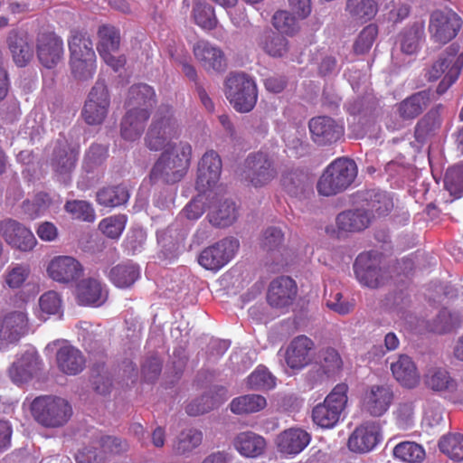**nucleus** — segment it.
<instances>
[{
  "label": "nucleus",
  "instance_id": "338daca9",
  "mask_svg": "<svg viewBox=\"0 0 463 463\" xmlns=\"http://www.w3.org/2000/svg\"><path fill=\"white\" fill-rule=\"evenodd\" d=\"M97 445L105 452L106 458L109 453H121L129 448L127 440L113 436L99 435L95 438Z\"/></svg>",
  "mask_w": 463,
  "mask_h": 463
},
{
  "label": "nucleus",
  "instance_id": "9d476101",
  "mask_svg": "<svg viewBox=\"0 0 463 463\" xmlns=\"http://www.w3.org/2000/svg\"><path fill=\"white\" fill-rule=\"evenodd\" d=\"M463 66V53L457 55L454 49H450L442 54L436 61L427 72L428 80L430 81L437 80L444 75L442 80L437 87V93L443 94L457 80Z\"/></svg>",
  "mask_w": 463,
  "mask_h": 463
},
{
  "label": "nucleus",
  "instance_id": "bb28decb",
  "mask_svg": "<svg viewBox=\"0 0 463 463\" xmlns=\"http://www.w3.org/2000/svg\"><path fill=\"white\" fill-rule=\"evenodd\" d=\"M221 172L222 161L219 155L213 150L206 152L203 156L198 166L196 180L198 188L204 191L214 185L219 180Z\"/></svg>",
  "mask_w": 463,
  "mask_h": 463
},
{
  "label": "nucleus",
  "instance_id": "cd10ccee",
  "mask_svg": "<svg viewBox=\"0 0 463 463\" xmlns=\"http://www.w3.org/2000/svg\"><path fill=\"white\" fill-rule=\"evenodd\" d=\"M75 294L78 303L82 306L99 307L108 298L104 285L94 278L81 279L76 286Z\"/></svg>",
  "mask_w": 463,
  "mask_h": 463
},
{
  "label": "nucleus",
  "instance_id": "2eb2a0df",
  "mask_svg": "<svg viewBox=\"0 0 463 463\" xmlns=\"http://www.w3.org/2000/svg\"><path fill=\"white\" fill-rule=\"evenodd\" d=\"M315 343L309 337L300 335L294 337L287 345L283 357L287 366L293 371H300L314 360Z\"/></svg>",
  "mask_w": 463,
  "mask_h": 463
},
{
  "label": "nucleus",
  "instance_id": "4468645a",
  "mask_svg": "<svg viewBox=\"0 0 463 463\" xmlns=\"http://www.w3.org/2000/svg\"><path fill=\"white\" fill-rule=\"evenodd\" d=\"M371 222V213L359 207L340 213L335 218V228L327 227L326 232L340 238L349 233L362 232L368 228Z\"/></svg>",
  "mask_w": 463,
  "mask_h": 463
},
{
  "label": "nucleus",
  "instance_id": "a18cd8bd",
  "mask_svg": "<svg viewBox=\"0 0 463 463\" xmlns=\"http://www.w3.org/2000/svg\"><path fill=\"white\" fill-rule=\"evenodd\" d=\"M76 161L77 155L74 151L60 146L53 150L51 165L57 175L65 176L73 170Z\"/></svg>",
  "mask_w": 463,
  "mask_h": 463
},
{
  "label": "nucleus",
  "instance_id": "473e14b6",
  "mask_svg": "<svg viewBox=\"0 0 463 463\" xmlns=\"http://www.w3.org/2000/svg\"><path fill=\"white\" fill-rule=\"evenodd\" d=\"M225 390H210L203 395L192 400L185 408L190 416H199L207 413L222 404L225 400Z\"/></svg>",
  "mask_w": 463,
  "mask_h": 463
},
{
  "label": "nucleus",
  "instance_id": "69168bd1",
  "mask_svg": "<svg viewBox=\"0 0 463 463\" xmlns=\"http://www.w3.org/2000/svg\"><path fill=\"white\" fill-rule=\"evenodd\" d=\"M127 218L125 215L119 214L103 219L99 222L100 231L111 239H117L120 236L125 229Z\"/></svg>",
  "mask_w": 463,
  "mask_h": 463
},
{
  "label": "nucleus",
  "instance_id": "6ab92c4d",
  "mask_svg": "<svg viewBox=\"0 0 463 463\" xmlns=\"http://www.w3.org/2000/svg\"><path fill=\"white\" fill-rule=\"evenodd\" d=\"M308 128L312 140L319 146L335 143L344 135V127L327 116L311 118Z\"/></svg>",
  "mask_w": 463,
  "mask_h": 463
},
{
  "label": "nucleus",
  "instance_id": "dca6fc26",
  "mask_svg": "<svg viewBox=\"0 0 463 463\" xmlns=\"http://www.w3.org/2000/svg\"><path fill=\"white\" fill-rule=\"evenodd\" d=\"M382 440V428L377 421H366L357 426L348 439L352 452L365 454L376 448Z\"/></svg>",
  "mask_w": 463,
  "mask_h": 463
},
{
  "label": "nucleus",
  "instance_id": "3c124183",
  "mask_svg": "<svg viewBox=\"0 0 463 463\" xmlns=\"http://www.w3.org/2000/svg\"><path fill=\"white\" fill-rule=\"evenodd\" d=\"M423 34L424 29L420 24H415L410 28L405 29L400 35L402 52L410 55L416 53Z\"/></svg>",
  "mask_w": 463,
  "mask_h": 463
},
{
  "label": "nucleus",
  "instance_id": "ea45409f",
  "mask_svg": "<svg viewBox=\"0 0 463 463\" xmlns=\"http://www.w3.org/2000/svg\"><path fill=\"white\" fill-rule=\"evenodd\" d=\"M71 58L94 56L92 41L87 32L73 29L68 38Z\"/></svg>",
  "mask_w": 463,
  "mask_h": 463
},
{
  "label": "nucleus",
  "instance_id": "0eeeda50",
  "mask_svg": "<svg viewBox=\"0 0 463 463\" xmlns=\"http://www.w3.org/2000/svg\"><path fill=\"white\" fill-rule=\"evenodd\" d=\"M225 95L237 111L249 112L257 102L255 81L245 73H232L225 81Z\"/></svg>",
  "mask_w": 463,
  "mask_h": 463
},
{
  "label": "nucleus",
  "instance_id": "2f4dec72",
  "mask_svg": "<svg viewBox=\"0 0 463 463\" xmlns=\"http://www.w3.org/2000/svg\"><path fill=\"white\" fill-rule=\"evenodd\" d=\"M207 217L215 227L224 228L232 225L238 217L235 203L231 199H223L213 203Z\"/></svg>",
  "mask_w": 463,
  "mask_h": 463
},
{
  "label": "nucleus",
  "instance_id": "c03bdc74",
  "mask_svg": "<svg viewBox=\"0 0 463 463\" xmlns=\"http://www.w3.org/2000/svg\"><path fill=\"white\" fill-rule=\"evenodd\" d=\"M345 11L357 21L367 22L378 12L376 0H346Z\"/></svg>",
  "mask_w": 463,
  "mask_h": 463
},
{
  "label": "nucleus",
  "instance_id": "e2e57ef3",
  "mask_svg": "<svg viewBox=\"0 0 463 463\" xmlns=\"http://www.w3.org/2000/svg\"><path fill=\"white\" fill-rule=\"evenodd\" d=\"M414 402L411 401L401 402L394 411L397 426L401 430H408L414 424Z\"/></svg>",
  "mask_w": 463,
  "mask_h": 463
},
{
  "label": "nucleus",
  "instance_id": "72a5a7b5",
  "mask_svg": "<svg viewBox=\"0 0 463 463\" xmlns=\"http://www.w3.org/2000/svg\"><path fill=\"white\" fill-rule=\"evenodd\" d=\"M233 445L241 455L257 458L265 451L267 444L262 436L252 431H244L235 437Z\"/></svg>",
  "mask_w": 463,
  "mask_h": 463
},
{
  "label": "nucleus",
  "instance_id": "09e8293b",
  "mask_svg": "<svg viewBox=\"0 0 463 463\" xmlns=\"http://www.w3.org/2000/svg\"><path fill=\"white\" fill-rule=\"evenodd\" d=\"M439 450L454 461H463V435L449 433L443 435L438 443Z\"/></svg>",
  "mask_w": 463,
  "mask_h": 463
},
{
  "label": "nucleus",
  "instance_id": "aec40b11",
  "mask_svg": "<svg viewBox=\"0 0 463 463\" xmlns=\"http://www.w3.org/2000/svg\"><path fill=\"white\" fill-rule=\"evenodd\" d=\"M6 44L13 61L18 67H25L33 58V46L28 33L23 30H11L6 38Z\"/></svg>",
  "mask_w": 463,
  "mask_h": 463
},
{
  "label": "nucleus",
  "instance_id": "49530a36",
  "mask_svg": "<svg viewBox=\"0 0 463 463\" xmlns=\"http://www.w3.org/2000/svg\"><path fill=\"white\" fill-rule=\"evenodd\" d=\"M394 458L405 463H420L425 458L423 447L413 441H402L392 449Z\"/></svg>",
  "mask_w": 463,
  "mask_h": 463
},
{
  "label": "nucleus",
  "instance_id": "7ed1b4c3",
  "mask_svg": "<svg viewBox=\"0 0 463 463\" xmlns=\"http://www.w3.org/2000/svg\"><path fill=\"white\" fill-rule=\"evenodd\" d=\"M33 419L46 428H59L65 425L72 415V408L63 398L39 396L31 403Z\"/></svg>",
  "mask_w": 463,
  "mask_h": 463
},
{
  "label": "nucleus",
  "instance_id": "0e129e2a",
  "mask_svg": "<svg viewBox=\"0 0 463 463\" xmlns=\"http://www.w3.org/2000/svg\"><path fill=\"white\" fill-rule=\"evenodd\" d=\"M106 460L105 452L97 445L96 439L79 450L76 455L77 463H105Z\"/></svg>",
  "mask_w": 463,
  "mask_h": 463
},
{
  "label": "nucleus",
  "instance_id": "f8f14e48",
  "mask_svg": "<svg viewBox=\"0 0 463 463\" xmlns=\"http://www.w3.org/2000/svg\"><path fill=\"white\" fill-rule=\"evenodd\" d=\"M47 351H56L55 360L58 369L67 375H77L85 367V357L80 350L65 340H55L49 343Z\"/></svg>",
  "mask_w": 463,
  "mask_h": 463
},
{
  "label": "nucleus",
  "instance_id": "f3484780",
  "mask_svg": "<svg viewBox=\"0 0 463 463\" xmlns=\"http://www.w3.org/2000/svg\"><path fill=\"white\" fill-rule=\"evenodd\" d=\"M36 54L39 62L47 69H52L63 59L62 39L54 33H41L36 41Z\"/></svg>",
  "mask_w": 463,
  "mask_h": 463
},
{
  "label": "nucleus",
  "instance_id": "f257e3e1",
  "mask_svg": "<svg viewBox=\"0 0 463 463\" xmlns=\"http://www.w3.org/2000/svg\"><path fill=\"white\" fill-rule=\"evenodd\" d=\"M192 146L180 141L165 148L151 171V178L175 184L186 175L190 165Z\"/></svg>",
  "mask_w": 463,
  "mask_h": 463
},
{
  "label": "nucleus",
  "instance_id": "de8ad7c7",
  "mask_svg": "<svg viewBox=\"0 0 463 463\" xmlns=\"http://www.w3.org/2000/svg\"><path fill=\"white\" fill-rule=\"evenodd\" d=\"M97 202L104 206L114 208L126 203L129 198L128 189L123 185L105 187L98 191Z\"/></svg>",
  "mask_w": 463,
  "mask_h": 463
},
{
  "label": "nucleus",
  "instance_id": "e433bc0d",
  "mask_svg": "<svg viewBox=\"0 0 463 463\" xmlns=\"http://www.w3.org/2000/svg\"><path fill=\"white\" fill-rule=\"evenodd\" d=\"M442 106L439 105L430 110L416 125L415 138L420 143H425L430 137L435 135L440 128V111Z\"/></svg>",
  "mask_w": 463,
  "mask_h": 463
},
{
  "label": "nucleus",
  "instance_id": "774afa93",
  "mask_svg": "<svg viewBox=\"0 0 463 463\" xmlns=\"http://www.w3.org/2000/svg\"><path fill=\"white\" fill-rule=\"evenodd\" d=\"M108 156V149L101 145L90 146L85 154L84 167L88 172L93 171L101 165Z\"/></svg>",
  "mask_w": 463,
  "mask_h": 463
},
{
  "label": "nucleus",
  "instance_id": "c85d7f7f",
  "mask_svg": "<svg viewBox=\"0 0 463 463\" xmlns=\"http://www.w3.org/2000/svg\"><path fill=\"white\" fill-rule=\"evenodd\" d=\"M27 315L23 311H13L0 317V340L6 343L18 341L26 332Z\"/></svg>",
  "mask_w": 463,
  "mask_h": 463
},
{
  "label": "nucleus",
  "instance_id": "6e6d98bb",
  "mask_svg": "<svg viewBox=\"0 0 463 463\" xmlns=\"http://www.w3.org/2000/svg\"><path fill=\"white\" fill-rule=\"evenodd\" d=\"M298 17L291 11L280 10L277 11L272 17L274 27L281 33L293 35L299 30Z\"/></svg>",
  "mask_w": 463,
  "mask_h": 463
},
{
  "label": "nucleus",
  "instance_id": "f03ea898",
  "mask_svg": "<svg viewBox=\"0 0 463 463\" xmlns=\"http://www.w3.org/2000/svg\"><path fill=\"white\" fill-rule=\"evenodd\" d=\"M357 175V166L354 160L340 157L334 160L323 172L317 188L324 196H332L346 190Z\"/></svg>",
  "mask_w": 463,
  "mask_h": 463
},
{
  "label": "nucleus",
  "instance_id": "37998d69",
  "mask_svg": "<svg viewBox=\"0 0 463 463\" xmlns=\"http://www.w3.org/2000/svg\"><path fill=\"white\" fill-rule=\"evenodd\" d=\"M259 45L267 54L272 57H282L288 52V40L269 30H265L261 33Z\"/></svg>",
  "mask_w": 463,
  "mask_h": 463
},
{
  "label": "nucleus",
  "instance_id": "b1692460",
  "mask_svg": "<svg viewBox=\"0 0 463 463\" xmlns=\"http://www.w3.org/2000/svg\"><path fill=\"white\" fill-rule=\"evenodd\" d=\"M1 230L5 241L22 251L31 250L36 244L33 233L15 221L8 220L5 222Z\"/></svg>",
  "mask_w": 463,
  "mask_h": 463
},
{
  "label": "nucleus",
  "instance_id": "680f3d73",
  "mask_svg": "<svg viewBox=\"0 0 463 463\" xmlns=\"http://www.w3.org/2000/svg\"><path fill=\"white\" fill-rule=\"evenodd\" d=\"M64 210L74 219L84 222H93L95 220V212L91 204L86 201H68L64 205Z\"/></svg>",
  "mask_w": 463,
  "mask_h": 463
},
{
  "label": "nucleus",
  "instance_id": "5fc2aeb1",
  "mask_svg": "<svg viewBox=\"0 0 463 463\" xmlns=\"http://www.w3.org/2000/svg\"><path fill=\"white\" fill-rule=\"evenodd\" d=\"M96 55L71 58L70 64L73 76L79 80H87L93 77L96 70Z\"/></svg>",
  "mask_w": 463,
  "mask_h": 463
},
{
  "label": "nucleus",
  "instance_id": "ddd939ff",
  "mask_svg": "<svg viewBox=\"0 0 463 463\" xmlns=\"http://www.w3.org/2000/svg\"><path fill=\"white\" fill-rule=\"evenodd\" d=\"M460 17L451 10H436L430 19L429 30L435 42L445 44L458 34Z\"/></svg>",
  "mask_w": 463,
  "mask_h": 463
},
{
  "label": "nucleus",
  "instance_id": "423d86ee",
  "mask_svg": "<svg viewBox=\"0 0 463 463\" xmlns=\"http://www.w3.org/2000/svg\"><path fill=\"white\" fill-rule=\"evenodd\" d=\"M242 181L255 188H261L271 183L278 175L275 161L266 152L250 154L240 174Z\"/></svg>",
  "mask_w": 463,
  "mask_h": 463
},
{
  "label": "nucleus",
  "instance_id": "4be33fe9",
  "mask_svg": "<svg viewBox=\"0 0 463 463\" xmlns=\"http://www.w3.org/2000/svg\"><path fill=\"white\" fill-rule=\"evenodd\" d=\"M43 362L35 350L24 352L9 369L11 380L16 383H24L32 380L41 371Z\"/></svg>",
  "mask_w": 463,
  "mask_h": 463
},
{
  "label": "nucleus",
  "instance_id": "9b49d317",
  "mask_svg": "<svg viewBox=\"0 0 463 463\" xmlns=\"http://www.w3.org/2000/svg\"><path fill=\"white\" fill-rule=\"evenodd\" d=\"M239 247L237 239L224 238L203 250L198 256V262L205 269L218 271L234 258Z\"/></svg>",
  "mask_w": 463,
  "mask_h": 463
},
{
  "label": "nucleus",
  "instance_id": "6e6552de",
  "mask_svg": "<svg viewBox=\"0 0 463 463\" xmlns=\"http://www.w3.org/2000/svg\"><path fill=\"white\" fill-rule=\"evenodd\" d=\"M354 270L358 281L370 288L383 286L389 273L383 265L382 255L376 251L360 253L354 263Z\"/></svg>",
  "mask_w": 463,
  "mask_h": 463
},
{
  "label": "nucleus",
  "instance_id": "4d7b16f0",
  "mask_svg": "<svg viewBox=\"0 0 463 463\" xmlns=\"http://www.w3.org/2000/svg\"><path fill=\"white\" fill-rule=\"evenodd\" d=\"M31 274V269L26 264H14L7 268L5 273V281L6 285L16 289L22 288Z\"/></svg>",
  "mask_w": 463,
  "mask_h": 463
},
{
  "label": "nucleus",
  "instance_id": "8fccbe9b",
  "mask_svg": "<svg viewBox=\"0 0 463 463\" xmlns=\"http://www.w3.org/2000/svg\"><path fill=\"white\" fill-rule=\"evenodd\" d=\"M203 441V432L196 429H187L178 435L174 443V450L180 455L189 454Z\"/></svg>",
  "mask_w": 463,
  "mask_h": 463
},
{
  "label": "nucleus",
  "instance_id": "4c0bfd02",
  "mask_svg": "<svg viewBox=\"0 0 463 463\" xmlns=\"http://www.w3.org/2000/svg\"><path fill=\"white\" fill-rule=\"evenodd\" d=\"M140 276L139 267L131 262L118 264L109 273V280L119 288H130Z\"/></svg>",
  "mask_w": 463,
  "mask_h": 463
},
{
  "label": "nucleus",
  "instance_id": "864d4df0",
  "mask_svg": "<svg viewBox=\"0 0 463 463\" xmlns=\"http://www.w3.org/2000/svg\"><path fill=\"white\" fill-rule=\"evenodd\" d=\"M194 23L204 30H213L216 27L218 20L214 8L207 3H197L193 8Z\"/></svg>",
  "mask_w": 463,
  "mask_h": 463
},
{
  "label": "nucleus",
  "instance_id": "79ce46f5",
  "mask_svg": "<svg viewBox=\"0 0 463 463\" xmlns=\"http://www.w3.org/2000/svg\"><path fill=\"white\" fill-rule=\"evenodd\" d=\"M267 400L260 394H246L234 398L230 403L232 412L235 414H250L263 410Z\"/></svg>",
  "mask_w": 463,
  "mask_h": 463
},
{
  "label": "nucleus",
  "instance_id": "5701e85b",
  "mask_svg": "<svg viewBox=\"0 0 463 463\" xmlns=\"http://www.w3.org/2000/svg\"><path fill=\"white\" fill-rule=\"evenodd\" d=\"M193 52L195 59L204 70L222 71L225 69L226 62L223 52L210 42L198 41L194 44Z\"/></svg>",
  "mask_w": 463,
  "mask_h": 463
},
{
  "label": "nucleus",
  "instance_id": "412c9836",
  "mask_svg": "<svg viewBox=\"0 0 463 463\" xmlns=\"http://www.w3.org/2000/svg\"><path fill=\"white\" fill-rule=\"evenodd\" d=\"M393 401V392L387 385H372L363 398V409L373 417L383 416Z\"/></svg>",
  "mask_w": 463,
  "mask_h": 463
},
{
  "label": "nucleus",
  "instance_id": "1a4fd4ad",
  "mask_svg": "<svg viewBox=\"0 0 463 463\" xmlns=\"http://www.w3.org/2000/svg\"><path fill=\"white\" fill-rule=\"evenodd\" d=\"M110 107V95L104 80L98 79L85 100L81 116L90 126L101 125Z\"/></svg>",
  "mask_w": 463,
  "mask_h": 463
},
{
  "label": "nucleus",
  "instance_id": "c756f323",
  "mask_svg": "<svg viewBox=\"0 0 463 463\" xmlns=\"http://www.w3.org/2000/svg\"><path fill=\"white\" fill-rule=\"evenodd\" d=\"M390 368L392 376L402 387L412 389L420 383V373L409 355H399L396 361L391 363Z\"/></svg>",
  "mask_w": 463,
  "mask_h": 463
},
{
  "label": "nucleus",
  "instance_id": "a19ab883",
  "mask_svg": "<svg viewBox=\"0 0 463 463\" xmlns=\"http://www.w3.org/2000/svg\"><path fill=\"white\" fill-rule=\"evenodd\" d=\"M155 103L156 93L150 86L137 84L130 87L127 99V105L129 109L145 108L149 111Z\"/></svg>",
  "mask_w": 463,
  "mask_h": 463
},
{
  "label": "nucleus",
  "instance_id": "a878e982",
  "mask_svg": "<svg viewBox=\"0 0 463 463\" xmlns=\"http://www.w3.org/2000/svg\"><path fill=\"white\" fill-rule=\"evenodd\" d=\"M309 433L299 428H290L279 433L276 439L278 450L285 456L299 454L309 444Z\"/></svg>",
  "mask_w": 463,
  "mask_h": 463
},
{
  "label": "nucleus",
  "instance_id": "c9c22d12",
  "mask_svg": "<svg viewBox=\"0 0 463 463\" xmlns=\"http://www.w3.org/2000/svg\"><path fill=\"white\" fill-rule=\"evenodd\" d=\"M423 379L425 385L437 392L452 393L458 387L457 381L450 376L446 369L440 367L430 368Z\"/></svg>",
  "mask_w": 463,
  "mask_h": 463
},
{
  "label": "nucleus",
  "instance_id": "13d9d810",
  "mask_svg": "<svg viewBox=\"0 0 463 463\" xmlns=\"http://www.w3.org/2000/svg\"><path fill=\"white\" fill-rule=\"evenodd\" d=\"M459 324L460 317L458 313L443 308L433 320L431 329L438 334H444L458 326Z\"/></svg>",
  "mask_w": 463,
  "mask_h": 463
},
{
  "label": "nucleus",
  "instance_id": "20e7f679",
  "mask_svg": "<svg viewBox=\"0 0 463 463\" xmlns=\"http://www.w3.org/2000/svg\"><path fill=\"white\" fill-rule=\"evenodd\" d=\"M179 133V125L174 118L172 109L169 106H161L146 133V145L150 150L155 151L167 148L177 143L172 140L176 138Z\"/></svg>",
  "mask_w": 463,
  "mask_h": 463
},
{
  "label": "nucleus",
  "instance_id": "a211bd4d",
  "mask_svg": "<svg viewBox=\"0 0 463 463\" xmlns=\"http://www.w3.org/2000/svg\"><path fill=\"white\" fill-rule=\"evenodd\" d=\"M48 276L54 281L69 284L83 275V267L74 257L61 255L52 258L47 266Z\"/></svg>",
  "mask_w": 463,
  "mask_h": 463
},
{
  "label": "nucleus",
  "instance_id": "603ef678",
  "mask_svg": "<svg viewBox=\"0 0 463 463\" xmlns=\"http://www.w3.org/2000/svg\"><path fill=\"white\" fill-rule=\"evenodd\" d=\"M99 43L97 46L99 51H118L120 45L119 29L113 25L103 24L98 30Z\"/></svg>",
  "mask_w": 463,
  "mask_h": 463
},
{
  "label": "nucleus",
  "instance_id": "bf43d9fd",
  "mask_svg": "<svg viewBox=\"0 0 463 463\" xmlns=\"http://www.w3.org/2000/svg\"><path fill=\"white\" fill-rule=\"evenodd\" d=\"M444 185L451 195L457 198L463 195V164L447 170Z\"/></svg>",
  "mask_w": 463,
  "mask_h": 463
},
{
  "label": "nucleus",
  "instance_id": "052dcab7",
  "mask_svg": "<svg viewBox=\"0 0 463 463\" xmlns=\"http://www.w3.org/2000/svg\"><path fill=\"white\" fill-rule=\"evenodd\" d=\"M274 376L263 366H259L247 378V385L254 390H269L275 386Z\"/></svg>",
  "mask_w": 463,
  "mask_h": 463
},
{
  "label": "nucleus",
  "instance_id": "39448f33",
  "mask_svg": "<svg viewBox=\"0 0 463 463\" xmlns=\"http://www.w3.org/2000/svg\"><path fill=\"white\" fill-rule=\"evenodd\" d=\"M347 392V384H336L324 402L314 407L312 411L314 423L323 429L334 428L345 410L348 402Z\"/></svg>",
  "mask_w": 463,
  "mask_h": 463
},
{
  "label": "nucleus",
  "instance_id": "393cba45",
  "mask_svg": "<svg viewBox=\"0 0 463 463\" xmlns=\"http://www.w3.org/2000/svg\"><path fill=\"white\" fill-rule=\"evenodd\" d=\"M296 295L295 281L289 277H279L270 283L267 300L271 307L283 308L293 303Z\"/></svg>",
  "mask_w": 463,
  "mask_h": 463
},
{
  "label": "nucleus",
  "instance_id": "7c9ffc66",
  "mask_svg": "<svg viewBox=\"0 0 463 463\" xmlns=\"http://www.w3.org/2000/svg\"><path fill=\"white\" fill-rule=\"evenodd\" d=\"M149 116L150 112L145 108L129 109L121 121L122 137L128 141L138 139L144 132Z\"/></svg>",
  "mask_w": 463,
  "mask_h": 463
},
{
  "label": "nucleus",
  "instance_id": "58836bf2",
  "mask_svg": "<svg viewBox=\"0 0 463 463\" xmlns=\"http://www.w3.org/2000/svg\"><path fill=\"white\" fill-rule=\"evenodd\" d=\"M364 201L365 203L362 207L371 213L372 220L387 214L393 207L392 199L385 192L368 191Z\"/></svg>",
  "mask_w": 463,
  "mask_h": 463
},
{
  "label": "nucleus",
  "instance_id": "f704fd0d",
  "mask_svg": "<svg viewBox=\"0 0 463 463\" xmlns=\"http://www.w3.org/2000/svg\"><path fill=\"white\" fill-rule=\"evenodd\" d=\"M430 102V91H419L399 103L397 111L403 120H411L418 117L428 107Z\"/></svg>",
  "mask_w": 463,
  "mask_h": 463
}]
</instances>
